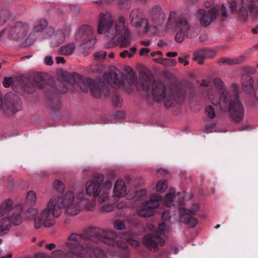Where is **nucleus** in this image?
<instances>
[{
  "label": "nucleus",
  "mask_w": 258,
  "mask_h": 258,
  "mask_svg": "<svg viewBox=\"0 0 258 258\" xmlns=\"http://www.w3.org/2000/svg\"><path fill=\"white\" fill-rule=\"evenodd\" d=\"M75 194L71 190L64 194H55L50 197L46 207L40 212L37 208L28 209L25 213L26 218L34 221L36 229L42 226L47 228L52 227L55 224V219L61 215L62 208L72 216L79 213L82 208L78 203L75 202Z\"/></svg>",
  "instance_id": "obj_1"
},
{
  "label": "nucleus",
  "mask_w": 258,
  "mask_h": 258,
  "mask_svg": "<svg viewBox=\"0 0 258 258\" xmlns=\"http://www.w3.org/2000/svg\"><path fill=\"white\" fill-rule=\"evenodd\" d=\"M151 43V41L150 40H147V41H141L140 42V43L142 45H145V46H148Z\"/></svg>",
  "instance_id": "obj_58"
},
{
  "label": "nucleus",
  "mask_w": 258,
  "mask_h": 258,
  "mask_svg": "<svg viewBox=\"0 0 258 258\" xmlns=\"http://www.w3.org/2000/svg\"><path fill=\"white\" fill-rule=\"evenodd\" d=\"M226 8L223 5L221 7V11H222V16L225 19L227 17V14L225 12Z\"/></svg>",
  "instance_id": "obj_56"
},
{
  "label": "nucleus",
  "mask_w": 258,
  "mask_h": 258,
  "mask_svg": "<svg viewBox=\"0 0 258 258\" xmlns=\"http://www.w3.org/2000/svg\"><path fill=\"white\" fill-rule=\"evenodd\" d=\"M12 81L13 80L11 78H5L3 81V85L4 87L6 88H9L11 86Z\"/></svg>",
  "instance_id": "obj_43"
},
{
  "label": "nucleus",
  "mask_w": 258,
  "mask_h": 258,
  "mask_svg": "<svg viewBox=\"0 0 258 258\" xmlns=\"http://www.w3.org/2000/svg\"><path fill=\"white\" fill-rule=\"evenodd\" d=\"M248 11L258 17V0H241V7L238 10V15L245 17Z\"/></svg>",
  "instance_id": "obj_19"
},
{
  "label": "nucleus",
  "mask_w": 258,
  "mask_h": 258,
  "mask_svg": "<svg viewBox=\"0 0 258 258\" xmlns=\"http://www.w3.org/2000/svg\"><path fill=\"white\" fill-rule=\"evenodd\" d=\"M76 198L79 199L80 201L79 204L80 205V204L83 203L84 202L86 201V198L85 193L84 191L83 188H79L76 190Z\"/></svg>",
  "instance_id": "obj_35"
},
{
  "label": "nucleus",
  "mask_w": 258,
  "mask_h": 258,
  "mask_svg": "<svg viewBox=\"0 0 258 258\" xmlns=\"http://www.w3.org/2000/svg\"><path fill=\"white\" fill-rule=\"evenodd\" d=\"M44 63L47 66H51L53 63L52 57L50 56H46L44 58Z\"/></svg>",
  "instance_id": "obj_47"
},
{
  "label": "nucleus",
  "mask_w": 258,
  "mask_h": 258,
  "mask_svg": "<svg viewBox=\"0 0 258 258\" xmlns=\"http://www.w3.org/2000/svg\"><path fill=\"white\" fill-rule=\"evenodd\" d=\"M95 81L90 79H83L79 83V86L82 91L87 92L89 89H91V86L93 84Z\"/></svg>",
  "instance_id": "obj_29"
},
{
  "label": "nucleus",
  "mask_w": 258,
  "mask_h": 258,
  "mask_svg": "<svg viewBox=\"0 0 258 258\" xmlns=\"http://www.w3.org/2000/svg\"><path fill=\"white\" fill-rule=\"evenodd\" d=\"M229 6L232 13L236 10L237 7V4L236 2L233 1L229 3Z\"/></svg>",
  "instance_id": "obj_49"
},
{
  "label": "nucleus",
  "mask_w": 258,
  "mask_h": 258,
  "mask_svg": "<svg viewBox=\"0 0 258 258\" xmlns=\"http://www.w3.org/2000/svg\"><path fill=\"white\" fill-rule=\"evenodd\" d=\"M167 45V43L164 41L162 39L160 40L158 42L157 45L159 47H163V46H166Z\"/></svg>",
  "instance_id": "obj_54"
},
{
  "label": "nucleus",
  "mask_w": 258,
  "mask_h": 258,
  "mask_svg": "<svg viewBox=\"0 0 258 258\" xmlns=\"http://www.w3.org/2000/svg\"><path fill=\"white\" fill-rule=\"evenodd\" d=\"M241 61H238V60H234V61H231L229 59H226V58H222L220 61V63H227V64H231V63H240V62H241Z\"/></svg>",
  "instance_id": "obj_45"
},
{
  "label": "nucleus",
  "mask_w": 258,
  "mask_h": 258,
  "mask_svg": "<svg viewBox=\"0 0 258 258\" xmlns=\"http://www.w3.org/2000/svg\"><path fill=\"white\" fill-rule=\"evenodd\" d=\"M76 45L74 43H70L60 47L58 50V53L63 55L72 54L75 51Z\"/></svg>",
  "instance_id": "obj_24"
},
{
  "label": "nucleus",
  "mask_w": 258,
  "mask_h": 258,
  "mask_svg": "<svg viewBox=\"0 0 258 258\" xmlns=\"http://www.w3.org/2000/svg\"><path fill=\"white\" fill-rule=\"evenodd\" d=\"M253 80L249 77H247L245 80L242 81V87L246 93H249L252 89Z\"/></svg>",
  "instance_id": "obj_30"
},
{
  "label": "nucleus",
  "mask_w": 258,
  "mask_h": 258,
  "mask_svg": "<svg viewBox=\"0 0 258 258\" xmlns=\"http://www.w3.org/2000/svg\"><path fill=\"white\" fill-rule=\"evenodd\" d=\"M178 61L180 63H183L184 66H186L189 63L188 61L183 57H179L178 58Z\"/></svg>",
  "instance_id": "obj_51"
},
{
  "label": "nucleus",
  "mask_w": 258,
  "mask_h": 258,
  "mask_svg": "<svg viewBox=\"0 0 258 258\" xmlns=\"http://www.w3.org/2000/svg\"><path fill=\"white\" fill-rule=\"evenodd\" d=\"M87 233L92 238L94 237L108 245H114L115 239L117 238L116 233L112 230H104L95 227L89 229Z\"/></svg>",
  "instance_id": "obj_14"
},
{
  "label": "nucleus",
  "mask_w": 258,
  "mask_h": 258,
  "mask_svg": "<svg viewBox=\"0 0 258 258\" xmlns=\"http://www.w3.org/2000/svg\"><path fill=\"white\" fill-rule=\"evenodd\" d=\"M149 16L153 20L163 19L165 18V14L158 6L152 7L149 11Z\"/></svg>",
  "instance_id": "obj_23"
},
{
  "label": "nucleus",
  "mask_w": 258,
  "mask_h": 258,
  "mask_svg": "<svg viewBox=\"0 0 258 258\" xmlns=\"http://www.w3.org/2000/svg\"><path fill=\"white\" fill-rule=\"evenodd\" d=\"M130 50L133 53L137 51V48L136 47H132L131 48Z\"/></svg>",
  "instance_id": "obj_63"
},
{
  "label": "nucleus",
  "mask_w": 258,
  "mask_h": 258,
  "mask_svg": "<svg viewBox=\"0 0 258 258\" xmlns=\"http://www.w3.org/2000/svg\"><path fill=\"white\" fill-rule=\"evenodd\" d=\"M47 26V22L44 19H42L37 22L33 28V32L34 33H41Z\"/></svg>",
  "instance_id": "obj_28"
},
{
  "label": "nucleus",
  "mask_w": 258,
  "mask_h": 258,
  "mask_svg": "<svg viewBox=\"0 0 258 258\" xmlns=\"http://www.w3.org/2000/svg\"><path fill=\"white\" fill-rule=\"evenodd\" d=\"M127 188L124 181L121 179H118L115 183L113 188V192L115 196L123 197L126 193Z\"/></svg>",
  "instance_id": "obj_22"
},
{
  "label": "nucleus",
  "mask_w": 258,
  "mask_h": 258,
  "mask_svg": "<svg viewBox=\"0 0 258 258\" xmlns=\"http://www.w3.org/2000/svg\"><path fill=\"white\" fill-rule=\"evenodd\" d=\"M129 19L132 26L139 28L143 24H146L144 29L145 31H148L149 22L145 18L144 13L139 9H133L130 13Z\"/></svg>",
  "instance_id": "obj_17"
},
{
  "label": "nucleus",
  "mask_w": 258,
  "mask_h": 258,
  "mask_svg": "<svg viewBox=\"0 0 258 258\" xmlns=\"http://www.w3.org/2000/svg\"><path fill=\"white\" fill-rule=\"evenodd\" d=\"M200 85L203 86H208V83L205 80H203Z\"/></svg>",
  "instance_id": "obj_60"
},
{
  "label": "nucleus",
  "mask_w": 258,
  "mask_h": 258,
  "mask_svg": "<svg viewBox=\"0 0 258 258\" xmlns=\"http://www.w3.org/2000/svg\"><path fill=\"white\" fill-rule=\"evenodd\" d=\"M125 21L123 16H120L115 21L109 12L99 15L97 31L110 39L112 44L107 47H114L119 44L120 47L126 48L131 43L132 34Z\"/></svg>",
  "instance_id": "obj_3"
},
{
  "label": "nucleus",
  "mask_w": 258,
  "mask_h": 258,
  "mask_svg": "<svg viewBox=\"0 0 258 258\" xmlns=\"http://www.w3.org/2000/svg\"><path fill=\"white\" fill-rule=\"evenodd\" d=\"M251 31L253 34H257L258 33V27L252 28L251 29Z\"/></svg>",
  "instance_id": "obj_62"
},
{
  "label": "nucleus",
  "mask_w": 258,
  "mask_h": 258,
  "mask_svg": "<svg viewBox=\"0 0 258 258\" xmlns=\"http://www.w3.org/2000/svg\"><path fill=\"white\" fill-rule=\"evenodd\" d=\"M213 82L221 90L218 92L213 89L209 90L208 96L211 103L217 109L229 112L234 121L242 120L244 111L243 105L239 100L238 86L233 84L231 88L226 90L224 88V83L221 79L216 78Z\"/></svg>",
  "instance_id": "obj_2"
},
{
  "label": "nucleus",
  "mask_w": 258,
  "mask_h": 258,
  "mask_svg": "<svg viewBox=\"0 0 258 258\" xmlns=\"http://www.w3.org/2000/svg\"><path fill=\"white\" fill-rule=\"evenodd\" d=\"M162 197L158 194H153L148 202L143 203L137 209V214L142 217H147L154 214V209L158 208Z\"/></svg>",
  "instance_id": "obj_13"
},
{
  "label": "nucleus",
  "mask_w": 258,
  "mask_h": 258,
  "mask_svg": "<svg viewBox=\"0 0 258 258\" xmlns=\"http://www.w3.org/2000/svg\"><path fill=\"white\" fill-rule=\"evenodd\" d=\"M53 186L54 188L59 191H63L64 190V185L59 180H56L54 181Z\"/></svg>",
  "instance_id": "obj_38"
},
{
  "label": "nucleus",
  "mask_w": 258,
  "mask_h": 258,
  "mask_svg": "<svg viewBox=\"0 0 258 258\" xmlns=\"http://www.w3.org/2000/svg\"><path fill=\"white\" fill-rule=\"evenodd\" d=\"M106 56V52L105 51H99L97 52L94 54V56L95 58L98 59H103Z\"/></svg>",
  "instance_id": "obj_42"
},
{
  "label": "nucleus",
  "mask_w": 258,
  "mask_h": 258,
  "mask_svg": "<svg viewBox=\"0 0 258 258\" xmlns=\"http://www.w3.org/2000/svg\"><path fill=\"white\" fill-rule=\"evenodd\" d=\"M205 113L207 118L212 119L215 116V113L213 108L211 106H208L206 108Z\"/></svg>",
  "instance_id": "obj_36"
},
{
  "label": "nucleus",
  "mask_w": 258,
  "mask_h": 258,
  "mask_svg": "<svg viewBox=\"0 0 258 258\" xmlns=\"http://www.w3.org/2000/svg\"><path fill=\"white\" fill-rule=\"evenodd\" d=\"M91 93L96 98H99L103 94L104 95L108 94L109 89L102 85H99L96 81L91 86Z\"/></svg>",
  "instance_id": "obj_21"
},
{
  "label": "nucleus",
  "mask_w": 258,
  "mask_h": 258,
  "mask_svg": "<svg viewBox=\"0 0 258 258\" xmlns=\"http://www.w3.org/2000/svg\"><path fill=\"white\" fill-rule=\"evenodd\" d=\"M168 187V182L166 180L162 179L157 181L156 185V190L160 192H165Z\"/></svg>",
  "instance_id": "obj_32"
},
{
  "label": "nucleus",
  "mask_w": 258,
  "mask_h": 258,
  "mask_svg": "<svg viewBox=\"0 0 258 258\" xmlns=\"http://www.w3.org/2000/svg\"><path fill=\"white\" fill-rule=\"evenodd\" d=\"M171 228L164 223L160 224L158 228L151 223L147 224L146 231L147 234L144 236L143 242L145 246L151 251H157L159 246L165 244L163 237L167 236Z\"/></svg>",
  "instance_id": "obj_7"
},
{
  "label": "nucleus",
  "mask_w": 258,
  "mask_h": 258,
  "mask_svg": "<svg viewBox=\"0 0 258 258\" xmlns=\"http://www.w3.org/2000/svg\"><path fill=\"white\" fill-rule=\"evenodd\" d=\"M177 55V53L176 52H168L166 54V56L168 57H175Z\"/></svg>",
  "instance_id": "obj_57"
},
{
  "label": "nucleus",
  "mask_w": 258,
  "mask_h": 258,
  "mask_svg": "<svg viewBox=\"0 0 258 258\" xmlns=\"http://www.w3.org/2000/svg\"><path fill=\"white\" fill-rule=\"evenodd\" d=\"M120 56L122 58H125L126 57H131L133 56V53L125 50L120 53Z\"/></svg>",
  "instance_id": "obj_44"
},
{
  "label": "nucleus",
  "mask_w": 258,
  "mask_h": 258,
  "mask_svg": "<svg viewBox=\"0 0 258 258\" xmlns=\"http://www.w3.org/2000/svg\"><path fill=\"white\" fill-rule=\"evenodd\" d=\"M21 205L14 204L11 199H8L0 204V236L7 235L12 225L18 226L22 222Z\"/></svg>",
  "instance_id": "obj_5"
},
{
  "label": "nucleus",
  "mask_w": 258,
  "mask_h": 258,
  "mask_svg": "<svg viewBox=\"0 0 258 258\" xmlns=\"http://www.w3.org/2000/svg\"><path fill=\"white\" fill-rule=\"evenodd\" d=\"M72 29L69 26L55 32L53 28L50 27L46 29L42 38H50L52 45L53 47L57 46L64 42L66 39L70 35Z\"/></svg>",
  "instance_id": "obj_12"
},
{
  "label": "nucleus",
  "mask_w": 258,
  "mask_h": 258,
  "mask_svg": "<svg viewBox=\"0 0 258 258\" xmlns=\"http://www.w3.org/2000/svg\"><path fill=\"white\" fill-rule=\"evenodd\" d=\"M29 25L26 23L10 21L1 32V37L12 40H21L25 38L29 31Z\"/></svg>",
  "instance_id": "obj_9"
},
{
  "label": "nucleus",
  "mask_w": 258,
  "mask_h": 258,
  "mask_svg": "<svg viewBox=\"0 0 258 258\" xmlns=\"http://www.w3.org/2000/svg\"><path fill=\"white\" fill-rule=\"evenodd\" d=\"M149 51V49L147 48H142L140 51V55H143L145 53H148Z\"/></svg>",
  "instance_id": "obj_52"
},
{
  "label": "nucleus",
  "mask_w": 258,
  "mask_h": 258,
  "mask_svg": "<svg viewBox=\"0 0 258 258\" xmlns=\"http://www.w3.org/2000/svg\"><path fill=\"white\" fill-rule=\"evenodd\" d=\"M151 80L148 76H144L140 78V82L136 84L139 90H148L149 89Z\"/></svg>",
  "instance_id": "obj_25"
},
{
  "label": "nucleus",
  "mask_w": 258,
  "mask_h": 258,
  "mask_svg": "<svg viewBox=\"0 0 258 258\" xmlns=\"http://www.w3.org/2000/svg\"><path fill=\"white\" fill-rule=\"evenodd\" d=\"M215 51L209 49H201L196 51L194 53V59L198 63L202 64L203 60L205 58H210L214 56Z\"/></svg>",
  "instance_id": "obj_20"
},
{
  "label": "nucleus",
  "mask_w": 258,
  "mask_h": 258,
  "mask_svg": "<svg viewBox=\"0 0 258 258\" xmlns=\"http://www.w3.org/2000/svg\"><path fill=\"white\" fill-rule=\"evenodd\" d=\"M152 92L155 100L157 101L163 102L165 107L167 108L171 106L174 99L173 93L170 89H166L162 82L153 81Z\"/></svg>",
  "instance_id": "obj_11"
},
{
  "label": "nucleus",
  "mask_w": 258,
  "mask_h": 258,
  "mask_svg": "<svg viewBox=\"0 0 258 258\" xmlns=\"http://www.w3.org/2000/svg\"><path fill=\"white\" fill-rule=\"evenodd\" d=\"M218 11L215 8H213L207 11L205 9H200L197 12V17L200 24L203 27L209 26L212 21L216 18Z\"/></svg>",
  "instance_id": "obj_18"
},
{
  "label": "nucleus",
  "mask_w": 258,
  "mask_h": 258,
  "mask_svg": "<svg viewBox=\"0 0 258 258\" xmlns=\"http://www.w3.org/2000/svg\"><path fill=\"white\" fill-rule=\"evenodd\" d=\"M216 124L213 123L211 125H206L205 127V132L207 133H210L212 132L213 129L215 127Z\"/></svg>",
  "instance_id": "obj_48"
},
{
  "label": "nucleus",
  "mask_w": 258,
  "mask_h": 258,
  "mask_svg": "<svg viewBox=\"0 0 258 258\" xmlns=\"http://www.w3.org/2000/svg\"><path fill=\"white\" fill-rule=\"evenodd\" d=\"M192 198L191 193L186 194L185 192L171 191L168 193L164 200L165 204L168 207L172 206L180 205L185 200L190 199Z\"/></svg>",
  "instance_id": "obj_16"
},
{
  "label": "nucleus",
  "mask_w": 258,
  "mask_h": 258,
  "mask_svg": "<svg viewBox=\"0 0 258 258\" xmlns=\"http://www.w3.org/2000/svg\"><path fill=\"white\" fill-rule=\"evenodd\" d=\"M153 60H154V61H155L157 63L165 65L167 63V61L169 60L167 58H154Z\"/></svg>",
  "instance_id": "obj_46"
},
{
  "label": "nucleus",
  "mask_w": 258,
  "mask_h": 258,
  "mask_svg": "<svg viewBox=\"0 0 258 258\" xmlns=\"http://www.w3.org/2000/svg\"><path fill=\"white\" fill-rule=\"evenodd\" d=\"M120 237L133 246L136 247L139 245L138 240L133 239V235L131 234H123L120 235Z\"/></svg>",
  "instance_id": "obj_31"
},
{
  "label": "nucleus",
  "mask_w": 258,
  "mask_h": 258,
  "mask_svg": "<svg viewBox=\"0 0 258 258\" xmlns=\"http://www.w3.org/2000/svg\"><path fill=\"white\" fill-rule=\"evenodd\" d=\"M162 54V52L161 51H156V52H152L151 54V56H154L156 54L161 55Z\"/></svg>",
  "instance_id": "obj_61"
},
{
  "label": "nucleus",
  "mask_w": 258,
  "mask_h": 258,
  "mask_svg": "<svg viewBox=\"0 0 258 258\" xmlns=\"http://www.w3.org/2000/svg\"><path fill=\"white\" fill-rule=\"evenodd\" d=\"M113 226L114 228L118 230L124 229L125 227L124 222L120 220L115 221Z\"/></svg>",
  "instance_id": "obj_39"
},
{
  "label": "nucleus",
  "mask_w": 258,
  "mask_h": 258,
  "mask_svg": "<svg viewBox=\"0 0 258 258\" xmlns=\"http://www.w3.org/2000/svg\"><path fill=\"white\" fill-rule=\"evenodd\" d=\"M105 78L108 80V82L109 84H114V87H119L121 84L115 72H111L109 74L105 75Z\"/></svg>",
  "instance_id": "obj_27"
},
{
  "label": "nucleus",
  "mask_w": 258,
  "mask_h": 258,
  "mask_svg": "<svg viewBox=\"0 0 258 258\" xmlns=\"http://www.w3.org/2000/svg\"><path fill=\"white\" fill-rule=\"evenodd\" d=\"M175 29H178L175 36V40L178 43H181L184 39L185 33L189 31L190 26L185 18L178 15L175 11H171L166 24L160 30L167 32Z\"/></svg>",
  "instance_id": "obj_8"
},
{
  "label": "nucleus",
  "mask_w": 258,
  "mask_h": 258,
  "mask_svg": "<svg viewBox=\"0 0 258 258\" xmlns=\"http://www.w3.org/2000/svg\"><path fill=\"white\" fill-rule=\"evenodd\" d=\"M55 244L53 243H49L45 245L46 248L49 250L53 249L55 247Z\"/></svg>",
  "instance_id": "obj_55"
},
{
  "label": "nucleus",
  "mask_w": 258,
  "mask_h": 258,
  "mask_svg": "<svg viewBox=\"0 0 258 258\" xmlns=\"http://www.w3.org/2000/svg\"><path fill=\"white\" fill-rule=\"evenodd\" d=\"M10 20L9 19H6V18L2 15H0V25H2L6 23V25L7 24L8 21H10Z\"/></svg>",
  "instance_id": "obj_50"
},
{
  "label": "nucleus",
  "mask_w": 258,
  "mask_h": 258,
  "mask_svg": "<svg viewBox=\"0 0 258 258\" xmlns=\"http://www.w3.org/2000/svg\"><path fill=\"white\" fill-rule=\"evenodd\" d=\"M162 219H163V221H164V222H163V223L165 225L168 226L170 228V227L168 225H167V224H165V222H167V221L169 220L170 219V216L169 212H168V211L164 212L162 214ZM162 224H163V223Z\"/></svg>",
  "instance_id": "obj_41"
},
{
  "label": "nucleus",
  "mask_w": 258,
  "mask_h": 258,
  "mask_svg": "<svg viewBox=\"0 0 258 258\" xmlns=\"http://www.w3.org/2000/svg\"><path fill=\"white\" fill-rule=\"evenodd\" d=\"M26 199L27 202L30 205L35 204L37 200L36 192L34 190L28 191L27 193Z\"/></svg>",
  "instance_id": "obj_33"
},
{
  "label": "nucleus",
  "mask_w": 258,
  "mask_h": 258,
  "mask_svg": "<svg viewBox=\"0 0 258 258\" xmlns=\"http://www.w3.org/2000/svg\"><path fill=\"white\" fill-rule=\"evenodd\" d=\"M127 2V0H118V5L120 6H123Z\"/></svg>",
  "instance_id": "obj_59"
},
{
  "label": "nucleus",
  "mask_w": 258,
  "mask_h": 258,
  "mask_svg": "<svg viewBox=\"0 0 258 258\" xmlns=\"http://www.w3.org/2000/svg\"><path fill=\"white\" fill-rule=\"evenodd\" d=\"M82 237L81 236V235H79L78 234H75V233H73L72 234H71L70 237H69V240L70 241H69V242H72V243H75V244H76L77 245H78V246H83V245H85L86 244H77L75 242H77V243H79V242H81L82 241ZM67 243H66V244L63 246L62 248H63V249L64 251H62V250H57L56 251H62L63 254H66V244Z\"/></svg>",
  "instance_id": "obj_26"
},
{
  "label": "nucleus",
  "mask_w": 258,
  "mask_h": 258,
  "mask_svg": "<svg viewBox=\"0 0 258 258\" xmlns=\"http://www.w3.org/2000/svg\"><path fill=\"white\" fill-rule=\"evenodd\" d=\"M95 202L93 200H90L88 198H86V201L84 202L83 203L80 204L82 207L88 211L93 210L95 207Z\"/></svg>",
  "instance_id": "obj_34"
},
{
  "label": "nucleus",
  "mask_w": 258,
  "mask_h": 258,
  "mask_svg": "<svg viewBox=\"0 0 258 258\" xmlns=\"http://www.w3.org/2000/svg\"><path fill=\"white\" fill-rule=\"evenodd\" d=\"M104 176L96 174L92 179L86 183V194L93 197H98V202L100 210L108 212L113 210V202L111 200V189L112 183L109 180L103 183Z\"/></svg>",
  "instance_id": "obj_4"
},
{
  "label": "nucleus",
  "mask_w": 258,
  "mask_h": 258,
  "mask_svg": "<svg viewBox=\"0 0 258 258\" xmlns=\"http://www.w3.org/2000/svg\"><path fill=\"white\" fill-rule=\"evenodd\" d=\"M56 62L57 63H64L65 60L62 57L58 56L56 58Z\"/></svg>",
  "instance_id": "obj_53"
},
{
  "label": "nucleus",
  "mask_w": 258,
  "mask_h": 258,
  "mask_svg": "<svg viewBox=\"0 0 258 258\" xmlns=\"http://www.w3.org/2000/svg\"><path fill=\"white\" fill-rule=\"evenodd\" d=\"M76 40L81 43L80 50L85 56L88 54L89 50L95 44L97 41L94 35V30L88 26H84L78 30Z\"/></svg>",
  "instance_id": "obj_10"
},
{
  "label": "nucleus",
  "mask_w": 258,
  "mask_h": 258,
  "mask_svg": "<svg viewBox=\"0 0 258 258\" xmlns=\"http://www.w3.org/2000/svg\"><path fill=\"white\" fill-rule=\"evenodd\" d=\"M12 257V255L11 254H9L6 256H3L1 258H11Z\"/></svg>",
  "instance_id": "obj_64"
},
{
  "label": "nucleus",
  "mask_w": 258,
  "mask_h": 258,
  "mask_svg": "<svg viewBox=\"0 0 258 258\" xmlns=\"http://www.w3.org/2000/svg\"><path fill=\"white\" fill-rule=\"evenodd\" d=\"M113 102L115 106L120 107L122 104V100L119 96L116 95L113 99Z\"/></svg>",
  "instance_id": "obj_40"
},
{
  "label": "nucleus",
  "mask_w": 258,
  "mask_h": 258,
  "mask_svg": "<svg viewBox=\"0 0 258 258\" xmlns=\"http://www.w3.org/2000/svg\"><path fill=\"white\" fill-rule=\"evenodd\" d=\"M66 253L61 251L53 252L57 258H107L102 250L96 247L90 243L85 245L78 246L75 243L68 242L66 244Z\"/></svg>",
  "instance_id": "obj_6"
},
{
  "label": "nucleus",
  "mask_w": 258,
  "mask_h": 258,
  "mask_svg": "<svg viewBox=\"0 0 258 258\" xmlns=\"http://www.w3.org/2000/svg\"><path fill=\"white\" fill-rule=\"evenodd\" d=\"M148 194V191L146 189H141L136 191L135 197L137 199H144L146 197Z\"/></svg>",
  "instance_id": "obj_37"
},
{
  "label": "nucleus",
  "mask_w": 258,
  "mask_h": 258,
  "mask_svg": "<svg viewBox=\"0 0 258 258\" xmlns=\"http://www.w3.org/2000/svg\"><path fill=\"white\" fill-rule=\"evenodd\" d=\"M200 209V206L196 203L192 205L190 209L179 208V219L181 222L187 224L189 227H194L197 223L198 220L194 218V215Z\"/></svg>",
  "instance_id": "obj_15"
}]
</instances>
